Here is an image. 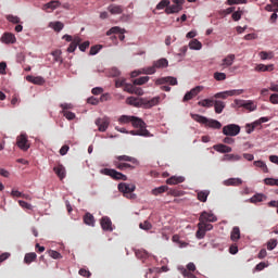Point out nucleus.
Returning a JSON list of instances; mask_svg holds the SVG:
<instances>
[{
    "label": "nucleus",
    "mask_w": 278,
    "mask_h": 278,
    "mask_svg": "<svg viewBox=\"0 0 278 278\" xmlns=\"http://www.w3.org/2000/svg\"><path fill=\"white\" fill-rule=\"evenodd\" d=\"M96 125L99 131H108V128L110 127V119L108 117L98 118L96 119Z\"/></svg>",
    "instance_id": "nucleus-13"
},
{
    "label": "nucleus",
    "mask_w": 278,
    "mask_h": 278,
    "mask_svg": "<svg viewBox=\"0 0 278 278\" xmlns=\"http://www.w3.org/2000/svg\"><path fill=\"white\" fill-rule=\"evenodd\" d=\"M242 160V156L238 154H226L223 157V162H240Z\"/></svg>",
    "instance_id": "nucleus-32"
},
{
    "label": "nucleus",
    "mask_w": 278,
    "mask_h": 278,
    "mask_svg": "<svg viewBox=\"0 0 278 278\" xmlns=\"http://www.w3.org/2000/svg\"><path fill=\"white\" fill-rule=\"evenodd\" d=\"M118 122L122 125H127V123H131L132 127L137 130H131V136H142L143 138H151V132L147 129V123L142 121V118L136 117V116H129V115H122L118 118Z\"/></svg>",
    "instance_id": "nucleus-1"
},
{
    "label": "nucleus",
    "mask_w": 278,
    "mask_h": 278,
    "mask_svg": "<svg viewBox=\"0 0 278 278\" xmlns=\"http://www.w3.org/2000/svg\"><path fill=\"white\" fill-rule=\"evenodd\" d=\"M1 42H4V45H14L16 37L12 33H4L1 37Z\"/></svg>",
    "instance_id": "nucleus-15"
},
{
    "label": "nucleus",
    "mask_w": 278,
    "mask_h": 278,
    "mask_svg": "<svg viewBox=\"0 0 278 278\" xmlns=\"http://www.w3.org/2000/svg\"><path fill=\"white\" fill-rule=\"evenodd\" d=\"M115 160L118 162H130V164H138V160L129 155H118L115 156Z\"/></svg>",
    "instance_id": "nucleus-26"
},
{
    "label": "nucleus",
    "mask_w": 278,
    "mask_h": 278,
    "mask_svg": "<svg viewBox=\"0 0 278 278\" xmlns=\"http://www.w3.org/2000/svg\"><path fill=\"white\" fill-rule=\"evenodd\" d=\"M7 21H9V23H13V25H18V23H21V17L16 15H8Z\"/></svg>",
    "instance_id": "nucleus-49"
},
{
    "label": "nucleus",
    "mask_w": 278,
    "mask_h": 278,
    "mask_svg": "<svg viewBox=\"0 0 278 278\" xmlns=\"http://www.w3.org/2000/svg\"><path fill=\"white\" fill-rule=\"evenodd\" d=\"M80 43H81V37L75 36L73 41L70 43L67 48V52L75 53V50L77 49V47H79Z\"/></svg>",
    "instance_id": "nucleus-16"
},
{
    "label": "nucleus",
    "mask_w": 278,
    "mask_h": 278,
    "mask_svg": "<svg viewBox=\"0 0 278 278\" xmlns=\"http://www.w3.org/2000/svg\"><path fill=\"white\" fill-rule=\"evenodd\" d=\"M225 186H242V179L240 178H229L224 181Z\"/></svg>",
    "instance_id": "nucleus-37"
},
{
    "label": "nucleus",
    "mask_w": 278,
    "mask_h": 278,
    "mask_svg": "<svg viewBox=\"0 0 278 278\" xmlns=\"http://www.w3.org/2000/svg\"><path fill=\"white\" fill-rule=\"evenodd\" d=\"M207 197H210V191L207 190L198 191V201H201V203H206Z\"/></svg>",
    "instance_id": "nucleus-39"
},
{
    "label": "nucleus",
    "mask_w": 278,
    "mask_h": 278,
    "mask_svg": "<svg viewBox=\"0 0 278 278\" xmlns=\"http://www.w3.org/2000/svg\"><path fill=\"white\" fill-rule=\"evenodd\" d=\"M49 27L54 29V31H62L64 29V23L62 22H52L49 24Z\"/></svg>",
    "instance_id": "nucleus-42"
},
{
    "label": "nucleus",
    "mask_w": 278,
    "mask_h": 278,
    "mask_svg": "<svg viewBox=\"0 0 278 278\" xmlns=\"http://www.w3.org/2000/svg\"><path fill=\"white\" fill-rule=\"evenodd\" d=\"M149 81V76H141L139 78H136L132 84L134 86H144Z\"/></svg>",
    "instance_id": "nucleus-43"
},
{
    "label": "nucleus",
    "mask_w": 278,
    "mask_h": 278,
    "mask_svg": "<svg viewBox=\"0 0 278 278\" xmlns=\"http://www.w3.org/2000/svg\"><path fill=\"white\" fill-rule=\"evenodd\" d=\"M38 255L36 252L26 253L24 256V263L31 264V262H36Z\"/></svg>",
    "instance_id": "nucleus-35"
},
{
    "label": "nucleus",
    "mask_w": 278,
    "mask_h": 278,
    "mask_svg": "<svg viewBox=\"0 0 278 278\" xmlns=\"http://www.w3.org/2000/svg\"><path fill=\"white\" fill-rule=\"evenodd\" d=\"M199 220V223H216L218 217H216L212 212L204 211L200 214Z\"/></svg>",
    "instance_id": "nucleus-7"
},
{
    "label": "nucleus",
    "mask_w": 278,
    "mask_h": 278,
    "mask_svg": "<svg viewBox=\"0 0 278 278\" xmlns=\"http://www.w3.org/2000/svg\"><path fill=\"white\" fill-rule=\"evenodd\" d=\"M214 99H204L198 102V105H200V108H214Z\"/></svg>",
    "instance_id": "nucleus-36"
},
{
    "label": "nucleus",
    "mask_w": 278,
    "mask_h": 278,
    "mask_svg": "<svg viewBox=\"0 0 278 278\" xmlns=\"http://www.w3.org/2000/svg\"><path fill=\"white\" fill-rule=\"evenodd\" d=\"M213 77H214V79H216V81H225V79H227V74L220 73V72H215Z\"/></svg>",
    "instance_id": "nucleus-48"
},
{
    "label": "nucleus",
    "mask_w": 278,
    "mask_h": 278,
    "mask_svg": "<svg viewBox=\"0 0 278 278\" xmlns=\"http://www.w3.org/2000/svg\"><path fill=\"white\" fill-rule=\"evenodd\" d=\"M260 58H261V60H273L274 54H273V52L262 51V52H260Z\"/></svg>",
    "instance_id": "nucleus-50"
},
{
    "label": "nucleus",
    "mask_w": 278,
    "mask_h": 278,
    "mask_svg": "<svg viewBox=\"0 0 278 278\" xmlns=\"http://www.w3.org/2000/svg\"><path fill=\"white\" fill-rule=\"evenodd\" d=\"M115 168H117L118 170H126V168H130L131 170H134V165L129 164V163H123V161H114L113 162Z\"/></svg>",
    "instance_id": "nucleus-21"
},
{
    "label": "nucleus",
    "mask_w": 278,
    "mask_h": 278,
    "mask_svg": "<svg viewBox=\"0 0 278 278\" xmlns=\"http://www.w3.org/2000/svg\"><path fill=\"white\" fill-rule=\"evenodd\" d=\"M229 97L228 91H222L214 94V99H227Z\"/></svg>",
    "instance_id": "nucleus-62"
},
{
    "label": "nucleus",
    "mask_w": 278,
    "mask_h": 278,
    "mask_svg": "<svg viewBox=\"0 0 278 278\" xmlns=\"http://www.w3.org/2000/svg\"><path fill=\"white\" fill-rule=\"evenodd\" d=\"M243 92H244L243 89L228 90V97H239V94H242Z\"/></svg>",
    "instance_id": "nucleus-55"
},
{
    "label": "nucleus",
    "mask_w": 278,
    "mask_h": 278,
    "mask_svg": "<svg viewBox=\"0 0 278 278\" xmlns=\"http://www.w3.org/2000/svg\"><path fill=\"white\" fill-rule=\"evenodd\" d=\"M112 34H121L119 40H125V35H123V34H125V29H122L118 26H114L106 31V36H112Z\"/></svg>",
    "instance_id": "nucleus-19"
},
{
    "label": "nucleus",
    "mask_w": 278,
    "mask_h": 278,
    "mask_svg": "<svg viewBox=\"0 0 278 278\" xmlns=\"http://www.w3.org/2000/svg\"><path fill=\"white\" fill-rule=\"evenodd\" d=\"M52 55L54 58V62H62V51L55 50L52 52Z\"/></svg>",
    "instance_id": "nucleus-61"
},
{
    "label": "nucleus",
    "mask_w": 278,
    "mask_h": 278,
    "mask_svg": "<svg viewBox=\"0 0 278 278\" xmlns=\"http://www.w3.org/2000/svg\"><path fill=\"white\" fill-rule=\"evenodd\" d=\"M53 172L61 181L66 177V168L62 164H59L58 166L53 167Z\"/></svg>",
    "instance_id": "nucleus-18"
},
{
    "label": "nucleus",
    "mask_w": 278,
    "mask_h": 278,
    "mask_svg": "<svg viewBox=\"0 0 278 278\" xmlns=\"http://www.w3.org/2000/svg\"><path fill=\"white\" fill-rule=\"evenodd\" d=\"M16 146L21 151H29V148L31 147L29 144V140L27 139V135H20L16 138Z\"/></svg>",
    "instance_id": "nucleus-6"
},
{
    "label": "nucleus",
    "mask_w": 278,
    "mask_h": 278,
    "mask_svg": "<svg viewBox=\"0 0 278 278\" xmlns=\"http://www.w3.org/2000/svg\"><path fill=\"white\" fill-rule=\"evenodd\" d=\"M127 105H132L134 108H142V98L128 97L126 99Z\"/></svg>",
    "instance_id": "nucleus-17"
},
{
    "label": "nucleus",
    "mask_w": 278,
    "mask_h": 278,
    "mask_svg": "<svg viewBox=\"0 0 278 278\" xmlns=\"http://www.w3.org/2000/svg\"><path fill=\"white\" fill-rule=\"evenodd\" d=\"M83 219H84L85 225H88L89 227H94L96 220H94V216L92 214L86 213L84 215Z\"/></svg>",
    "instance_id": "nucleus-30"
},
{
    "label": "nucleus",
    "mask_w": 278,
    "mask_h": 278,
    "mask_svg": "<svg viewBox=\"0 0 278 278\" xmlns=\"http://www.w3.org/2000/svg\"><path fill=\"white\" fill-rule=\"evenodd\" d=\"M153 64H154V67H156V68H167L168 67V60L160 59L157 61H154Z\"/></svg>",
    "instance_id": "nucleus-38"
},
{
    "label": "nucleus",
    "mask_w": 278,
    "mask_h": 278,
    "mask_svg": "<svg viewBox=\"0 0 278 278\" xmlns=\"http://www.w3.org/2000/svg\"><path fill=\"white\" fill-rule=\"evenodd\" d=\"M119 192H123L124 197L126 199H136V193H132L136 191V185L134 184H127V182H121L117 186Z\"/></svg>",
    "instance_id": "nucleus-3"
},
{
    "label": "nucleus",
    "mask_w": 278,
    "mask_h": 278,
    "mask_svg": "<svg viewBox=\"0 0 278 278\" xmlns=\"http://www.w3.org/2000/svg\"><path fill=\"white\" fill-rule=\"evenodd\" d=\"M100 173L101 175L112 177V179H115L116 181H127V176L116 169L102 168Z\"/></svg>",
    "instance_id": "nucleus-4"
},
{
    "label": "nucleus",
    "mask_w": 278,
    "mask_h": 278,
    "mask_svg": "<svg viewBox=\"0 0 278 278\" xmlns=\"http://www.w3.org/2000/svg\"><path fill=\"white\" fill-rule=\"evenodd\" d=\"M135 255L138 257V260H147V257H149V253H147L144 250H137Z\"/></svg>",
    "instance_id": "nucleus-47"
},
{
    "label": "nucleus",
    "mask_w": 278,
    "mask_h": 278,
    "mask_svg": "<svg viewBox=\"0 0 278 278\" xmlns=\"http://www.w3.org/2000/svg\"><path fill=\"white\" fill-rule=\"evenodd\" d=\"M269 101H270V103H273V105H278V93H273L269 97Z\"/></svg>",
    "instance_id": "nucleus-64"
},
{
    "label": "nucleus",
    "mask_w": 278,
    "mask_h": 278,
    "mask_svg": "<svg viewBox=\"0 0 278 278\" xmlns=\"http://www.w3.org/2000/svg\"><path fill=\"white\" fill-rule=\"evenodd\" d=\"M181 10H184V7H179V5L174 3V4L169 5V7H167L165 9V12L167 14H177V12H181Z\"/></svg>",
    "instance_id": "nucleus-31"
},
{
    "label": "nucleus",
    "mask_w": 278,
    "mask_h": 278,
    "mask_svg": "<svg viewBox=\"0 0 278 278\" xmlns=\"http://www.w3.org/2000/svg\"><path fill=\"white\" fill-rule=\"evenodd\" d=\"M100 225H101L103 231H113L112 219H110V217H108V216L102 217L100 220Z\"/></svg>",
    "instance_id": "nucleus-14"
},
{
    "label": "nucleus",
    "mask_w": 278,
    "mask_h": 278,
    "mask_svg": "<svg viewBox=\"0 0 278 278\" xmlns=\"http://www.w3.org/2000/svg\"><path fill=\"white\" fill-rule=\"evenodd\" d=\"M142 108L146 110H151V108H155V105L160 104V97H154L150 100L142 98Z\"/></svg>",
    "instance_id": "nucleus-11"
},
{
    "label": "nucleus",
    "mask_w": 278,
    "mask_h": 278,
    "mask_svg": "<svg viewBox=\"0 0 278 278\" xmlns=\"http://www.w3.org/2000/svg\"><path fill=\"white\" fill-rule=\"evenodd\" d=\"M239 238H240V228L236 226L232 228L230 239L232 240V242H238Z\"/></svg>",
    "instance_id": "nucleus-40"
},
{
    "label": "nucleus",
    "mask_w": 278,
    "mask_h": 278,
    "mask_svg": "<svg viewBox=\"0 0 278 278\" xmlns=\"http://www.w3.org/2000/svg\"><path fill=\"white\" fill-rule=\"evenodd\" d=\"M214 108H215V113L216 114H223V110H225L226 104L225 102L220 101V100H215V102L213 103Z\"/></svg>",
    "instance_id": "nucleus-29"
},
{
    "label": "nucleus",
    "mask_w": 278,
    "mask_h": 278,
    "mask_svg": "<svg viewBox=\"0 0 278 278\" xmlns=\"http://www.w3.org/2000/svg\"><path fill=\"white\" fill-rule=\"evenodd\" d=\"M125 81H126L125 78L116 79L115 80V88H125V86H127V84Z\"/></svg>",
    "instance_id": "nucleus-58"
},
{
    "label": "nucleus",
    "mask_w": 278,
    "mask_h": 278,
    "mask_svg": "<svg viewBox=\"0 0 278 278\" xmlns=\"http://www.w3.org/2000/svg\"><path fill=\"white\" fill-rule=\"evenodd\" d=\"M205 233H207L202 224H198V230L195 232V237L198 238V240H203V238H205Z\"/></svg>",
    "instance_id": "nucleus-41"
},
{
    "label": "nucleus",
    "mask_w": 278,
    "mask_h": 278,
    "mask_svg": "<svg viewBox=\"0 0 278 278\" xmlns=\"http://www.w3.org/2000/svg\"><path fill=\"white\" fill-rule=\"evenodd\" d=\"M190 116L193 121H195V123L206 125V127H210L211 129H220V127H223V124H220V122H218L217 119H210L203 115L194 113H191Z\"/></svg>",
    "instance_id": "nucleus-2"
},
{
    "label": "nucleus",
    "mask_w": 278,
    "mask_h": 278,
    "mask_svg": "<svg viewBox=\"0 0 278 278\" xmlns=\"http://www.w3.org/2000/svg\"><path fill=\"white\" fill-rule=\"evenodd\" d=\"M142 108L146 110H151V108H155V105L160 104V97H154L150 100L142 98Z\"/></svg>",
    "instance_id": "nucleus-10"
},
{
    "label": "nucleus",
    "mask_w": 278,
    "mask_h": 278,
    "mask_svg": "<svg viewBox=\"0 0 278 278\" xmlns=\"http://www.w3.org/2000/svg\"><path fill=\"white\" fill-rule=\"evenodd\" d=\"M180 273L184 277H187V278H197V276L194 274H192V271H189L188 269L186 268H180Z\"/></svg>",
    "instance_id": "nucleus-53"
},
{
    "label": "nucleus",
    "mask_w": 278,
    "mask_h": 278,
    "mask_svg": "<svg viewBox=\"0 0 278 278\" xmlns=\"http://www.w3.org/2000/svg\"><path fill=\"white\" fill-rule=\"evenodd\" d=\"M277 248V239H270L268 242H267V249L268 251H273L274 249Z\"/></svg>",
    "instance_id": "nucleus-59"
},
{
    "label": "nucleus",
    "mask_w": 278,
    "mask_h": 278,
    "mask_svg": "<svg viewBox=\"0 0 278 278\" xmlns=\"http://www.w3.org/2000/svg\"><path fill=\"white\" fill-rule=\"evenodd\" d=\"M255 71H257L258 73H270V72L275 71V65L258 64V65H256Z\"/></svg>",
    "instance_id": "nucleus-24"
},
{
    "label": "nucleus",
    "mask_w": 278,
    "mask_h": 278,
    "mask_svg": "<svg viewBox=\"0 0 278 278\" xmlns=\"http://www.w3.org/2000/svg\"><path fill=\"white\" fill-rule=\"evenodd\" d=\"M203 45L201 43V41H199V39H193L189 42V49H192L194 51H201Z\"/></svg>",
    "instance_id": "nucleus-33"
},
{
    "label": "nucleus",
    "mask_w": 278,
    "mask_h": 278,
    "mask_svg": "<svg viewBox=\"0 0 278 278\" xmlns=\"http://www.w3.org/2000/svg\"><path fill=\"white\" fill-rule=\"evenodd\" d=\"M48 254L50 257H52V260H62V254L55 250H50Z\"/></svg>",
    "instance_id": "nucleus-52"
},
{
    "label": "nucleus",
    "mask_w": 278,
    "mask_h": 278,
    "mask_svg": "<svg viewBox=\"0 0 278 278\" xmlns=\"http://www.w3.org/2000/svg\"><path fill=\"white\" fill-rule=\"evenodd\" d=\"M99 51H101V46H92L90 48L89 54L90 55H97V53H99Z\"/></svg>",
    "instance_id": "nucleus-63"
},
{
    "label": "nucleus",
    "mask_w": 278,
    "mask_h": 278,
    "mask_svg": "<svg viewBox=\"0 0 278 278\" xmlns=\"http://www.w3.org/2000/svg\"><path fill=\"white\" fill-rule=\"evenodd\" d=\"M124 91L128 92L129 94H138V97H142L144 91L140 87H136V85L126 84L124 87Z\"/></svg>",
    "instance_id": "nucleus-8"
},
{
    "label": "nucleus",
    "mask_w": 278,
    "mask_h": 278,
    "mask_svg": "<svg viewBox=\"0 0 278 278\" xmlns=\"http://www.w3.org/2000/svg\"><path fill=\"white\" fill-rule=\"evenodd\" d=\"M184 181H186V178L181 176L179 177L172 176L166 180V184H168V186H177V184H184Z\"/></svg>",
    "instance_id": "nucleus-25"
},
{
    "label": "nucleus",
    "mask_w": 278,
    "mask_h": 278,
    "mask_svg": "<svg viewBox=\"0 0 278 278\" xmlns=\"http://www.w3.org/2000/svg\"><path fill=\"white\" fill-rule=\"evenodd\" d=\"M168 5H170V1L161 0L160 3L156 5V10H164V8H168Z\"/></svg>",
    "instance_id": "nucleus-57"
},
{
    "label": "nucleus",
    "mask_w": 278,
    "mask_h": 278,
    "mask_svg": "<svg viewBox=\"0 0 278 278\" xmlns=\"http://www.w3.org/2000/svg\"><path fill=\"white\" fill-rule=\"evenodd\" d=\"M27 81H30V84H36L37 86H42L45 84V78L41 76H27Z\"/></svg>",
    "instance_id": "nucleus-28"
},
{
    "label": "nucleus",
    "mask_w": 278,
    "mask_h": 278,
    "mask_svg": "<svg viewBox=\"0 0 278 278\" xmlns=\"http://www.w3.org/2000/svg\"><path fill=\"white\" fill-rule=\"evenodd\" d=\"M203 90V86H197L194 88H192L190 91H188L182 101H192V99H194V97H197L201 91Z\"/></svg>",
    "instance_id": "nucleus-9"
},
{
    "label": "nucleus",
    "mask_w": 278,
    "mask_h": 278,
    "mask_svg": "<svg viewBox=\"0 0 278 278\" xmlns=\"http://www.w3.org/2000/svg\"><path fill=\"white\" fill-rule=\"evenodd\" d=\"M168 190V186H161L159 188H154L151 192L154 197H157V194H164Z\"/></svg>",
    "instance_id": "nucleus-45"
},
{
    "label": "nucleus",
    "mask_w": 278,
    "mask_h": 278,
    "mask_svg": "<svg viewBox=\"0 0 278 278\" xmlns=\"http://www.w3.org/2000/svg\"><path fill=\"white\" fill-rule=\"evenodd\" d=\"M155 65L142 70L143 75H155Z\"/></svg>",
    "instance_id": "nucleus-51"
},
{
    "label": "nucleus",
    "mask_w": 278,
    "mask_h": 278,
    "mask_svg": "<svg viewBox=\"0 0 278 278\" xmlns=\"http://www.w3.org/2000/svg\"><path fill=\"white\" fill-rule=\"evenodd\" d=\"M108 10L110 14H113V15L123 14V12H125V9L123 8V5H118V4H110L108 7Z\"/></svg>",
    "instance_id": "nucleus-20"
},
{
    "label": "nucleus",
    "mask_w": 278,
    "mask_h": 278,
    "mask_svg": "<svg viewBox=\"0 0 278 278\" xmlns=\"http://www.w3.org/2000/svg\"><path fill=\"white\" fill-rule=\"evenodd\" d=\"M264 184L266 186H278V179L277 178H265Z\"/></svg>",
    "instance_id": "nucleus-56"
},
{
    "label": "nucleus",
    "mask_w": 278,
    "mask_h": 278,
    "mask_svg": "<svg viewBox=\"0 0 278 278\" xmlns=\"http://www.w3.org/2000/svg\"><path fill=\"white\" fill-rule=\"evenodd\" d=\"M62 5V2L58 0H52L46 4H43L42 10L48 11V10H58Z\"/></svg>",
    "instance_id": "nucleus-23"
},
{
    "label": "nucleus",
    "mask_w": 278,
    "mask_h": 278,
    "mask_svg": "<svg viewBox=\"0 0 278 278\" xmlns=\"http://www.w3.org/2000/svg\"><path fill=\"white\" fill-rule=\"evenodd\" d=\"M262 201H264V194H260V193L247 200L248 203H262Z\"/></svg>",
    "instance_id": "nucleus-44"
},
{
    "label": "nucleus",
    "mask_w": 278,
    "mask_h": 278,
    "mask_svg": "<svg viewBox=\"0 0 278 278\" xmlns=\"http://www.w3.org/2000/svg\"><path fill=\"white\" fill-rule=\"evenodd\" d=\"M214 151H217V153H231L232 149L229 146L219 143L213 146Z\"/></svg>",
    "instance_id": "nucleus-22"
},
{
    "label": "nucleus",
    "mask_w": 278,
    "mask_h": 278,
    "mask_svg": "<svg viewBox=\"0 0 278 278\" xmlns=\"http://www.w3.org/2000/svg\"><path fill=\"white\" fill-rule=\"evenodd\" d=\"M236 62V54H228L225 59H223L222 66L226 68L231 66Z\"/></svg>",
    "instance_id": "nucleus-27"
},
{
    "label": "nucleus",
    "mask_w": 278,
    "mask_h": 278,
    "mask_svg": "<svg viewBox=\"0 0 278 278\" xmlns=\"http://www.w3.org/2000/svg\"><path fill=\"white\" fill-rule=\"evenodd\" d=\"M224 136L235 137L240 134V126L238 124H228L223 127Z\"/></svg>",
    "instance_id": "nucleus-5"
},
{
    "label": "nucleus",
    "mask_w": 278,
    "mask_h": 278,
    "mask_svg": "<svg viewBox=\"0 0 278 278\" xmlns=\"http://www.w3.org/2000/svg\"><path fill=\"white\" fill-rule=\"evenodd\" d=\"M164 84H169V86H177V78L173 76H166L155 80L156 86H164Z\"/></svg>",
    "instance_id": "nucleus-12"
},
{
    "label": "nucleus",
    "mask_w": 278,
    "mask_h": 278,
    "mask_svg": "<svg viewBox=\"0 0 278 278\" xmlns=\"http://www.w3.org/2000/svg\"><path fill=\"white\" fill-rule=\"evenodd\" d=\"M61 113H63V116H65V118L67 121H75V113L71 112V111H62Z\"/></svg>",
    "instance_id": "nucleus-54"
},
{
    "label": "nucleus",
    "mask_w": 278,
    "mask_h": 278,
    "mask_svg": "<svg viewBox=\"0 0 278 278\" xmlns=\"http://www.w3.org/2000/svg\"><path fill=\"white\" fill-rule=\"evenodd\" d=\"M139 227H140V229H143L144 231H149V229H152L153 226L151 225V223L146 220V222L139 224Z\"/></svg>",
    "instance_id": "nucleus-60"
},
{
    "label": "nucleus",
    "mask_w": 278,
    "mask_h": 278,
    "mask_svg": "<svg viewBox=\"0 0 278 278\" xmlns=\"http://www.w3.org/2000/svg\"><path fill=\"white\" fill-rule=\"evenodd\" d=\"M254 166L262 168L263 173H268V166L263 161H254Z\"/></svg>",
    "instance_id": "nucleus-46"
},
{
    "label": "nucleus",
    "mask_w": 278,
    "mask_h": 278,
    "mask_svg": "<svg viewBox=\"0 0 278 278\" xmlns=\"http://www.w3.org/2000/svg\"><path fill=\"white\" fill-rule=\"evenodd\" d=\"M243 108L244 110H249V112H255V110H257V104H255L253 100H245Z\"/></svg>",
    "instance_id": "nucleus-34"
}]
</instances>
